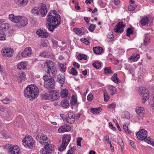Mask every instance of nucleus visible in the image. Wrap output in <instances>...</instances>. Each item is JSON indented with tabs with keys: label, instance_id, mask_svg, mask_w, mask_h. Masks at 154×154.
Listing matches in <instances>:
<instances>
[{
	"label": "nucleus",
	"instance_id": "1",
	"mask_svg": "<svg viewBox=\"0 0 154 154\" xmlns=\"http://www.w3.org/2000/svg\"><path fill=\"white\" fill-rule=\"evenodd\" d=\"M47 21L48 30L53 32L60 24V16L56 11L52 10L51 12L48 13Z\"/></svg>",
	"mask_w": 154,
	"mask_h": 154
},
{
	"label": "nucleus",
	"instance_id": "2",
	"mask_svg": "<svg viewBox=\"0 0 154 154\" xmlns=\"http://www.w3.org/2000/svg\"><path fill=\"white\" fill-rule=\"evenodd\" d=\"M38 88L34 85H28L24 89V96L29 98L30 100H33L37 98L38 95Z\"/></svg>",
	"mask_w": 154,
	"mask_h": 154
},
{
	"label": "nucleus",
	"instance_id": "3",
	"mask_svg": "<svg viewBox=\"0 0 154 154\" xmlns=\"http://www.w3.org/2000/svg\"><path fill=\"white\" fill-rule=\"evenodd\" d=\"M9 19L12 22L17 23V26L21 28L26 26L27 24V18L21 16H16L12 14L9 15Z\"/></svg>",
	"mask_w": 154,
	"mask_h": 154
},
{
	"label": "nucleus",
	"instance_id": "4",
	"mask_svg": "<svg viewBox=\"0 0 154 154\" xmlns=\"http://www.w3.org/2000/svg\"><path fill=\"white\" fill-rule=\"evenodd\" d=\"M31 13L34 16H38L41 15L44 17L47 13V7L44 4H43L41 7H35L30 11Z\"/></svg>",
	"mask_w": 154,
	"mask_h": 154
},
{
	"label": "nucleus",
	"instance_id": "5",
	"mask_svg": "<svg viewBox=\"0 0 154 154\" xmlns=\"http://www.w3.org/2000/svg\"><path fill=\"white\" fill-rule=\"evenodd\" d=\"M45 65L47 66V72L49 74L50 77H52L56 75L57 71L54 63L52 61L48 60L45 63Z\"/></svg>",
	"mask_w": 154,
	"mask_h": 154
},
{
	"label": "nucleus",
	"instance_id": "6",
	"mask_svg": "<svg viewBox=\"0 0 154 154\" xmlns=\"http://www.w3.org/2000/svg\"><path fill=\"white\" fill-rule=\"evenodd\" d=\"M22 144L25 147L32 149L34 146V140L31 136L27 135L23 140Z\"/></svg>",
	"mask_w": 154,
	"mask_h": 154
},
{
	"label": "nucleus",
	"instance_id": "7",
	"mask_svg": "<svg viewBox=\"0 0 154 154\" xmlns=\"http://www.w3.org/2000/svg\"><path fill=\"white\" fill-rule=\"evenodd\" d=\"M146 133L147 131L146 130L142 129L137 133V136L140 140H145L146 141H148V143H151V138L149 137H147Z\"/></svg>",
	"mask_w": 154,
	"mask_h": 154
},
{
	"label": "nucleus",
	"instance_id": "8",
	"mask_svg": "<svg viewBox=\"0 0 154 154\" xmlns=\"http://www.w3.org/2000/svg\"><path fill=\"white\" fill-rule=\"evenodd\" d=\"M44 145V148L40 151L41 154H51L54 150V146L51 144V141Z\"/></svg>",
	"mask_w": 154,
	"mask_h": 154
},
{
	"label": "nucleus",
	"instance_id": "9",
	"mask_svg": "<svg viewBox=\"0 0 154 154\" xmlns=\"http://www.w3.org/2000/svg\"><path fill=\"white\" fill-rule=\"evenodd\" d=\"M36 139L42 145H44L50 141V139L47 135L42 133L38 134L36 137Z\"/></svg>",
	"mask_w": 154,
	"mask_h": 154
},
{
	"label": "nucleus",
	"instance_id": "10",
	"mask_svg": "<svg viewBox=\"0 0 154 154\" xmlns=\"http://www.w3.org/2000/svg\"><path fill=\"white\" fill-rule=\"evenodd\" d=\"M46 75L43 77L44 80V86L45 88L49 90L50 89H53L54 88L55 82L52 77L50 78H48L45 79Z\"/></svg>",
	"mask_w": 154,
	"mask_h": 154
},
{
	"label": "nucleus",
	"instance_id": "11",
	"mask_svg": "<svg viewBox=\"0 0 154 154\" xmlns=\"http://www.w3.org/2000/svg\"><path fill=\"white\" fill-rule=\"evenodd\" d=\"M5 147L8 149V152L10 154H19L20 149L18 146L8 144L5 146Z\"/></svg>",
	"mask_w": 154,
	"mask_h": 154
},
{
	"label": "nucleus",
	"instance_id": "12",
	"mask_svg": "<svg viewBox=\"0 0 154 154\" xmlns=\"http://www.w3.org/2000/svg\"><path fill=\"white\" fill-rule=\"evenodd\" d=\"M75 121V115L72 112H69L66 117V121L67 123L70 124H73Z\"/></svg>",
	"mask_w": 154,
	"mask_h": 154
},
{
	"label": "nucleus",
	"instance_id": "13",
	"mask_svg": "<svg viewBox=\"0 0 154 154\" xmlns=\"http://www.w3.org/2000/svg\"><path fill=\"white\" fill-rule=\"evenodd\" d=\"M125 25L122 22H119L115 26L114 29V31L116 32L122 33L123 32Z\"/></svg>",
	"mask_w": 154,
	"mask_h": 154
},
{
	"label": "nucleus",
	"instance_id": "14",
	"mask_svg": "<svg viewBox=\"0 0 154 154\" xmlns=\"http://www.w3.org/2000/svg\"><path fill=\"white\" fill-rule=\"evenodd\" d=\"M12 112L10 110L5 109L2 116L5 118L8 121H9L12 119Z\"/></svg>",
	"mask_w": 154,
	"mask_h": 154
},
{
	"label": "nucleus",
	"instance_id": "15",
	"mask_svg": "<svg viewBox=\"0 0 154 154\" xmlns=\"http://www.w3.org/2000/svg\"><path fill=\"white\" fill-rule=\"evenodd\" d=\"M71 130L70 126L69 125H63L58 130L59 133H62L64 132L69 131Z\"/></svg>",
	"mask_w": 154,
	"mask_h": 154
},
{
	"label": "nucleus",
	"instance_id": "16",
	"mask_svg": "<svg viewBox=\"0 0 154 154\" xmlns=\"http://www.w3.org/2000/svg\"><path fill=\"white\" fill-rule=\"evenodd\" d=\"M32 54V50L30 47L26 48L21 53L22 56L26 57L30 56Z\"/></svg>",
	"mask_w": 154,
	"mask_h": 154
},
{
	"label": "nucleus",
	"instance_id": "17",
	"mask_svg": "<svg viewBox=\"0 0 154 154\" xmlns=\"http://www.w3.org/2000/svg\"><path fill=\"white\" fill-rule=\"evenodd\" d=\"M36 33L38 36L44 38L47 37L49 35L46 31H45L41 29H38L36 32Z\"/></svg>",
	"mask_w": 154,
	"mask_h": 154
},
{
	"label": "nucleus",
	"instance_id": "18",
	"mask_svg": "<svg viewBox=\"0 0 154 154\" xmlns=\"http://www.w3.org/2000/svg\"><path fill=\"white\" fill-rule=\"evenodd\" d=\"M50 100H55L58 98V94L55 91H52L50 92Z\"/></svg>",
	"mask_w": 154,
	"mask_h": 154
},
{
	"label": "nucleus",
	"instance_id": "19",
	"mask_svg": "<svg viewBox=\"0 0 154 154\" xmlns=\"http://www.w3.org/2000/svg\"><path fill=\"white\" fill-rule=\"evenodd\" d=\"M14 52L13 50L11 48L5 49L3 51V53L6 57H11Z\"/></svg>",
	"mask_w": 154,
	"mask_h": 154
},
{
	"label": "nucleus",
	"instance_id": "20",
	"mask_svg": "<svg viewBox=\"0 0 154 154\" xmlns=\"http://www.w3.org/2000/svg\"><path fill=\"white\" fill-rule=\"evenodd\" d=\"M137 90L143 96H144L145 94H147L148 96H149V92L148 90L145 87H139L138 88Z\"/></svg>",
	"mask_w": 154,
	"mask_h": 154
},
{
	"label": "nucleus",
	"instance_id": "21",
	"mask_svg": "<svg viewBox=\"0 0 154 154\" xmlns=\"http://www.w3.org/2000/svg\"><path fill=\"white\" fill-rule=\"evenodd\" d=\"M73 30L75 33L79 36H81L84 34L85 32V30L83 28H74Z\"/></svg>",
	"mask_w": 154,
	"mask_h": 154
},
{
	"label": "nucleus",
	"instance_id": "22",
	"mask_svg": "<svg viewBox=\"0 0 154 154\" xmlns=\"http://www.w3.org/2000/svg\"><path fill=\"white\" fill-rule=\"evenodd\" d=\"M94 53L96 54H100L103 52V48L100 47H94L93 48Z\"/></svg>",
	"mask_w": 154,
	"mask_h": 154
},
{
	"label": "nucleus",
	"instance_id": "23",
	"mask_svg": "<svg viewBox=\"0 0 154 154\" xmlns=\"http://www.w3.org/2000/svg\"><path fill=\"white\" fill-rule=\"evenodd\" d=\"M71 139V136L68 134H66L63 136L62 139V143L68 145Z\"/></svg>",
	"mask_w": 154,
	"mask_h": 154
},
{
	"label": "nucleus",
	"instance_id": "24",
	"mask_svg": "<svg viewBox=\"0 0 154 154\" xmlns=\"http://www.w3.org/2000/svg\"><path fill=\"white\" fill-rule=\"evenodd\" d=\"M9 27V25L7 23H5L1 24L0 26V31H5L8 29Z\"/></svg>",
	"mask_w": 154,
	"mask_h": 154
},
{
	"label": "nucleus",
	"instance_id": "25",
	"mask_svg": "<svg viewBox=\"0 0 154 154\" xmlns=\"http://www.w3.org/2000/svg\"><path fill=\"white\" fill-rule=\"evenodd\" d=\"M140 55L138 54H133L130 57L131 59H132L133 61H137L140 58Z\"/></svg>",
	"mask_w": 154,
	"mask_h": 154
},
{
	"label": "nucleus",
	"instance_id": "26",
	"mask_svg": "<svg viewBox=\"0 0 154 154\" xmlns=\"http://www.w3.org/2000/svg\"><path fill=\"white\" fill-rule=\"evenodd\" d=\"M149 21V18L147 17L142 18L140 21V23L142 26H145L147 24Z\"/></svg>",
	"mask_w": 154,
	"mask_h": 154
},
{
	"label": "nucleus",
	"instance_id": "27",
	"mask_svg": "<svg viewBox=\"0 0 154 154\" xmlns=\"http://www.w3.org/2000/svg\"><path fill=\"white\" fill-rule=\"evenodd\" d=\"M102 110L101 107L95 108H91L90 109V111L93 114H97L99 113V111H101Z\"/></svg>",
	"mask_w": 154,
	"mask_h": 154
},
{
	"label": "nucleus",
	"instance_id": "28",
	"mask_svg": "<svg viewBox=\"0 0 154 154\" xmlns=\"http://www.w3.org/2000/svg\"><path fill=\"white\" fill-rule=\"evenodd\" d=\"M109 89L110 91V94L111 95H114L117 92L116 88L112 85H110L109 87Z\"/></svg>",
	"mask_w": 154,
	"mask_h": 154
},
{
	"label": "nucleus",
	"instance_id": "29",
	"mask_svg": "<svg viewBox=\"0 0 154 154\" xmlns=\"http://www.w3.org/2000/svg\"><path fill=\"white\" fill-rule=\"evenodd\" d=\"M17 68L18 69H24L26 68V63L24 62H21L17 65Z\"/></svg>",
	"mask_w": 154,
	"mask_h": 154
},
{
	"label": "nucleus",
	"instance_id": "30",
	"mask_svg": "<svg viewBox=\"0 0 154 154\" xmlns=\"http://www.w3.org/2000/svg\"><path fill=\"white\" fill-rule=\"evenodd\" d=\"M68 93V91L65 89H63L60 92L61 97L62 98H64L67 97Z\"/></svg>",
	"mask_w": 154,
	"mask_h": 154
},
{
	"label": "nucleus",
	"instance_id": "31",
	"mask_svg": "<svg viewBox=\"0 0 154 154\" xmlns=\"http://www.w3.org/2000/svg\"><path fill=\"white\" fill-rule=\"evenodd\" d=\"M69 103V101L66 99H64L61 102V105L62 106L65 108L68 107Z\"/></svg>",
	"mask_w": 154,
	"mask_h": 154
},
{
	"label": "nucleus",
	"instance_id": "32",
	"mask_svg": "<svg viewBox=\"0 0 154 154\" xmlns=\"http://www.w3.org/2000/svg\"><path fill=\"white\" fill-rule=\"evenodd\" d=\"M112 80L116 83H118L120 82L118 78L117 77V74L115 73L111 77Z\"/></svg>",
	"mask_w": 154,
	"mask_h": 154
},
{
	"label": "nucleus",
	"instance_id": "33",
	"mask_svg": "<svg viewBox=\"0 0 154 154\" xmlns=\"http://www.w3.org/2000/svg\"><path fill=\"white\" fill-rule=\"evenodd\" d=\"M147 116V114L144 112L137 115V118L139 120L143 119L144 118H145Z\"/></svg>",
	"mask_w": 154,
	"mask_h": 154
},
{
	"label": "nucleus",
	"instance_id": "34",
	"mask_svg": "<svg viewBox=\"0 0 154 154\" xmlns=\"http://www.w3.org/2000/svg\"><path fill=\"white\" fill-rule=\"evenodd\" d=\"M26 74L25 73L23 72L20 73L19 75L18 79H20V82H21L22 80H25L26 79Z\"/></svg>",
	"mask_w": 154,
	"mask_h": 154
},
{
	"label": "nucleus",
	"instance_id": "35",
	"mask_svg": "<svg viewBox=\"0 0 154 154\" xmlns=\"http://www.w3.org/2000/svg\"><path fill=\"white\" fill-rule=\"evenodd\" d=\"M136 112L137 114L144 112L145 109L142 107H137L135 109Z\"/></svg>",
	"mask_w": 154,
	"mask_h": 154
},
{
	"label": "nucleus",
	"instance_id": "36",
	"mask_svg": "<svg viewBox=\"0 0 154 154\" xmlns=\"http://www.w3.org/2000/svg\"><path fill=\"white\" fill-rule=\"evenodd\" d=\"M15 1L18 5H25L27 3L26 0H15Z\"/></svg>",
	"mask_w": 154,
	"mask_h": 154
},
{
	"label": "nucleus",
	"instance_id": "37",
	"mask_svg": "<svg viewBox=\"0 0 154 154\" xmlns=\"http://www.w3.org/2000/svg\"><path fill=\"white\" fill-rule=\"evenodd\" d=\"M77 101L76 97L74 95L72 96L71 100L70 102L71 105L73 106L75 105L77 103Z\"/></svg>",
	"mask_w": 154,
	"mask_h": 154
},
{
	"label": "nucleus",
	"instance_id": "38",
	"mask_svg": "<svg viewBox=\"0 0 154 154\" xmlns=\"http://www.w3.org/2000/svg\"><path fill=\"white\" fill-rule=\"evenodd\" d=\"M50 94H49L47 93L42 94L41 96V98L43 100L48 99L50 100Z\"/></svg>",
	"mask_w": 154,
	"mask_h": 154
},
{
	"label": "nucleus",
	"instance_id": "39",
	"mask_svg": "<svg viewBox=\"0 0 154 154\" xmlns=\"http://www.w3.org/2000/svg\"><path fill=\"white\" fill-rule=\"evenodd\" d=\"M69 73L75 76L77 75L78 72L74 68L72 67L69 71Z\"/></svg>",
	"mask_w": 154,
	"mask_h": 154
},
{
	"label": "nucleus",
	"instance_id": "40",
	"mask_svg": "<svg viewBox=\"0 0 154 154\" xmlns=\"http://www.w3.org/2000/svg\"><path fill=\"white\" fill-rule=\"evenodd\" d=\"M67 145L65 143H62L61 145L58 148V149L60 151H62L65 150Z\"/></svg>",
	"mask_w": 154,
	"mask_h": 154
},
{
	"label": "nucleus",
	"instance_id": "41",
	"mask_svg": "<svg viewBox=\"0 0 154 154\" xmlns=\"http://www.w3.org/2000/svg\"><path fill=\"white\" fill-rule=\"evenodd\" d=\"M92 65L95 68L99 69L100 67L101 64L98 61H95L93 63Z\"/></svg>",
	"mask_w": 154,
	"mask_h": 154
},
{
	"label": "nucleus",
	"instance_id": "42",
	"mask_svg": "<svg viewBox=\"0 0 154 154\" xmlns=\"http://www.w3.org/2000/svg\"><path fill=\"white\" fill-rule=\"evenodd\" d=\"M126 35L129 37L131 34H133V30L131 28H128L127 30Z\"/></svg>",
	"mask_w": 154,
	"mask_h": 154
},
{
	"label": "nucleus",
	"instance_id": "43",
	"mask_svg": "<svg viewBox=\"0 0 154 154\" xmlns=\"http://www.w3.org/2000/svg\"><path fill=\"white\" fill-rule=\"evenodd\" d=\"M104 97L105 101H107L109 99V96L106 91H104Z\"/></svg>",
	"mask_w": 154,
	"mask_h": 154
},
{
	"label": "nucleus",
	"instance_id": "44",
	"mask_svg": "<svg viewBox=\"0 0 154 154\" xmlns=\"http://www.w3.org/2000/svg\"><path fill=\"white\" fill-rule=\"evenodd\" d=\"M104 72L105 74H108L112 73L110 67H106L104 69Z\"/></svg>",
	"mask_w": 154,
	"mask_h": 154
},
{
	"label": "nucleus",
	"instance_id": "45",
	"mask_svg": "<svg viewBox=\"0 0 154 154\" xmlns=\"http://www.w3.org/2000/svg\"><path fill=\"white\" fill-rule=\"evenodd\" d=\"M78 58L80 60L82 59L86 60L87 59V56L84 54H79L78 56Z\"/></svg>",
	"mask_w": 154,
	"mask_h": 154
},
{
	"label": "nucleus",
	"instance_id": "46",
	"mask_svg": "<svg viewBox=\"0 0 154 154\" xmlns=\"http://www.w3.org/2000/svg\"><path fill=\"white\" fill-rule=\"evenodd\" d=\"M0 137L2 138H7L8 137L7 134V132L6 131H3L2 132L0 135Z\"/></svg>",
	"mask_w": 154,
	"mask_h": 154
},
{
	"label": "nucleus",
	"instance_id": "47",
	"mask_svg": "<svg viewBox=\"0 0 154 154\" xmlns=\"http://www.w3.org/2000/svg\"><path fill=\"white\" fill-rule=\"evenodd\" d=\"M5 39V33L3 32H2V31H0V40H4Z\"/></svg>",
	"mask_w": 154,
	"mask_h": 154
},
{
	"label": "nucleus",
	"instance_id": "48",
	"mask_svg": "<svg viewBox=\"0 0 154 154\" xmlns=\"http://www.w3.org/2000/svg\"><path fill=\"white\" fill-rule=\"evenodd\" d=\"M107 36L108 39L109 41V42L113 40L114 38L113 34L112 33L110 34H108Z\"/></svg>",
	"mask_w": 154,
	"mask_h": 154
},
{
	"label": "nucleus",
	"instance_id": "49",
	"mask_svg": "<svg viewBox=\"0 0 154 154\" xmlns=\"http://www.w3.org/2000/svg\"><path fill=\"white\" fill-rule=\"evenodd\" d=\"M11 102V99L8 98H5L2 100V102L5 104H8Z\"/></svg>",
	"mask_w": 154,
	"mask_h": 154
},
{
	"label": "nucleus",
	"instance_id": "50",
	"mask_svg": "<svg viewBox=\"0 0 154 154\" xmlns=\"http://www.w3.org/2000/svg\"><path fill=\"white\" fill-rule=\"evenodd\" d=\"M137 7V5H129L128 6V9L129 11H133Z\"/></svg>",
	"mask_w": 154,
	"mask_h": 154
},
{
	"label": "nucleus",
	"instance_id": "51",
	"mask_svg": "<svg viewBox=\"0 0 154 154\" xmlns=\"http://www.w3.org/2000/svg\"><path fill=\"white\" fill-rule=\"evenodd\" d=\"M95 27L96 26L95 25L91 24L89 26L88 28V30L90 31L93 32L94 31Z\"/></svg>",
	"mask_w": 154,
	"mask_h": 154
},
{
	"label": "nucleus",
	"instance_id": "52",
	"mask_svg": "<svg viewBox=\"0 0 154 154\" xmlns=\"http://www.w3.org/2000/svg\"><path fill=\"white\" fill-rule=\"evenodd\" d=\"M124 130L128 134H130L131 133V131L128 129V126L126 125H123Z\"/></svg>",
	"mask_w": 154,
	"mask_h": 154
},
{
	"label": "nucleus",
	"instance_id": "53",
	"mask_svg": "<svg viewBox=\"0 0 154 154\" xmlns=\"http://www.w3.org/2000/svg\"><path fill=\"white\" fill-rule=\"evenodd\" d=\"M150 38L149 37L145 36V39L144 41V45H147V44L150 42Z\"/></svg>",
	"mask_w": 154,
	"mask_h": 154
},
{
	"label": "nucleus",
	"instance_id": "54",
	"mask_svg": "<svg viewBox=\"0 0 154 154\" xmlns=\"http://www.w3.org/2000/svg\"><path fill=\"white\" fill-rule=\"evenodd\" d=\"M39 56L42 57H46L48 56V53L46 51H44L42 53H41L39 55Z\"/></svg>",
	"mask_w": 154,
	"mask_h": 154
},
{
	"label": "nucleus",
	"instance_id": "55",
	"mask_svg": "<svg viewBox=\"0 0 154 154\" xmlns=\"http://www.w3.org/2000/svg\"><path fill=\"white\" fill-rule=\"evenodd\" d=\"M144 96H143V99L142 102L144 103L148 99V96L147 94H145Z\"/></svg>",
	"mask_w": 154,
	"mask_h": 154
},
{
	"label": "nucleus",
	"instance_id": "56",
	"mask_svg": "<svg viewBox=\"0 0 154 154\" xmlns=\"http://www.w3.org/2000/svg\"><path fill=\"white\" fill-rule=\"evenodd\" d=\"M74 150H75V147H71L70 149L68 151L66 154H72L74 152Z\"/></svg>",
	"mask_w": 154,
	"mask_h": 154
},
{
	"label": "nucleus",
	"instance_id": "57",
	"mask_svg": "<svg viewBox=\"0 0 154 154\" xmlns=\"http://www.w3.org/2000/svg\"><path fill=\"white\" fill-rule=\"evenodd\" d=\"M118 142L119 144L121 146L122 149L124 147V145L122 140V139H120L119 140H118Z\"/></svg>",
	"mask_w": 154,
	"mask_h": 154
},
{
	"label": "nucleus",
	"instance_id": "58",
	"mask_svg": "<svg viewBox=\"0 0 154 154\" xmlns=\"http://www.w3.org/2000/svg\"><path fill=\"white\" fill-rule=\"evenodd\" d=\"M82 139V137H79L77 138V145L80 146H81V140Z\"/></svg>",
	"mask_w": 154,
	"mask_h": 154
},
{
	"label": "nucleus",
	"instance_id": "59",
	"mask_svg": "<svg viewBox=\"0 0 154 154\" xmlns=\"http://www.w3.org/2000/svg\"><path fill=\"white\" fill-rule=\"evenodd\" d=\"M93 95L91 94H89L87 96V100H88L91 101L93 99Z\"/></svg>",
	"mask_w": 154,
	"mask_h": 154
},
{
	"label": "nucleus",
	"instance_id": "60",
	"mask_svg": "<svg viewBox=\"0 0 154 154\" xmlns=\"http://www.w3.org/2000/svg\"><path fill=\"white\" fill-rule=\"evenodd\" d=\"M75 9L77 10H79L80 9V7L79 5V3L78 2H75Z\"/></svg>",
	"mask_w": 154,
	"mask_h": 154
},
{
	"label": "nucleus",
	"instance_id": "61",
	"mask_svg": "<svg viewBox=\"0 0 154 154\" xmlns=\"http://www.w3.org/2000/svg\"><path fill=\"white\" fill-rule=\"evenodd\" d=\"M60 67V70L62 72H64L66 71V66L64 64H62Z\"/></svg>",
	"mask_w": 154,
	"mask_h": 154
},
{
	"label": "nucleus",
	"instance_id": "62",
	"mask_svg": "<svg viewBox=\"0 0 154 154\" xmlns=\"http://www.w3.org/2000/svg\"><path fill=\"white\" fill-rule=\"evenodd\" d=\"M5 108L2 106H0V114L2 115L5 110Z\"/></svg>",
	"mask_w": 154,
	"mask_h": 154
},
{
	"label": "nucleus",
	"instance_id": "63",
	"mask_svg": "<svg viewBox=\"0 0 154 154\" xmlns=\"http://www.w3.org/2000/svg\"><path fill=\"white\" fill-rule=\"evenodd\" d=\"M130 143L131 146L133 147L134 149H136V146L135 145H134V143L133 141L130 140Z\"/></svg>",
	"mask_w": 154,
	"mask_h": 154
},
{
	"label": "nucleus",
	"instance_id": "64",
	"mask_svg": "<svg viewBox=\"0 0 154 154\" xmlns=\"http://www.w3.org/2000/svg\"><path fill=\"white\" fill-rule=\"evenodd\" d=\"M65 79H64L62 78L61 79H59L58 82L60 83L62 85L63 84V83L65 81Z\"/></svg>",
	"mask_w": 154,
	"mask_h": 154
}]
</instances>
